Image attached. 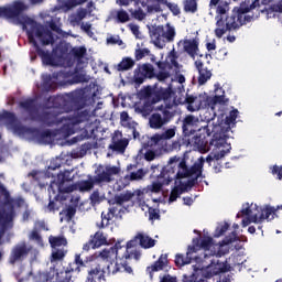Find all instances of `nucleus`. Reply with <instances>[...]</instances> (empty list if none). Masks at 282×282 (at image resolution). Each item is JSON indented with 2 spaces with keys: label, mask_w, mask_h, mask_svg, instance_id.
<instances>
[{
  "label": "nucleus",
  "mask_w": 282,
  "mask_h": 282,
  "mask_svg": "<svg viewBox=\"0 0 282 282\" xmlns=\"http://www.w3.org/2000/svg\"><path fill=\"white\" fill-rule=\"evenodd\" d=\"M1 118L3 120H7L11 127H13V131L20 135H31L33 138H39L40 141L44 140H51L54 141L57 135H61L62 138H69L70 135H74L75 133V127L77 124H82V122H86V128H84V132H82V137H75L70 141L66 140V142H79L80 140H95V142H98V138L96 134V131H98V128L96 124L93 123V116L90 115V111L84 110L79 111L76 115L70 116H64L61 119V122H66L62 128L51 130H42L40 131L37 128L26 127L18 124L17 116L13 112L6 111L1 115Z\"/></svg>",
  "instance_id": "1"
},
{
  "label": "nucleus",
  "mask_w": 282,
  "mask_h": 282,
  "mask_svg": "<svg viewBox=\"0 0 282 282\" xmlns=\"http://www.w3.org/2000/svg\"><path fill=\"white\" fill-rule=\"evenodd\" d=\"M270 1L271 0H245L239 7H235L230 11V2L227 0V10L223 13L219 12V4L209 7V9L216 12V29L214 30L216 37L221 39L228 31H237L241 26L252 22L254 14L250 15L248 14L249 12L256 11V17L268 12Z\"/></svg>",
  "instance_id": "2"
},
{
  "label": "nucleus",
  "mask_w": 282,
  "mask_h": 282,
  "mask_svg": "<svg viewBox=\"0 0 282 282\" xmlns=\"http://www.w3.org/2000/svg\"><path fill=\"white\" fill-rule=\"evenodd\" d=\"M187 160L188 152L186 151L183 153L182 156L174 155L171 156L167 161V172L170 173V175L165 184H171V182H174V180L175 184H177V180H186L187 177H192L185 183H182V181H180L181 193H186L191 191L193 186H196V184H198L199 177L203 176L204 164L206 162L204 156H200L195 163H193V165L188 166ZM193 175L195 176L193 177Z\"/></svg>",
  "instance_id": "3"
},
{
  "label": "nucleus",
  "mask_w": 282,
  "mask_h": 282,
  "mask_svg": "<svg viewBox=\"0 0 282 282\" xmlns=\"http://www.w3.org/2000/svg\"><path fill=\"white\" fill-rule=\"evenodd\" d=\"M120 167L106 165L105 169L102 165H98L95 170V176L89 175L88 180L79 181L76 184H70L65 186L66 182H72L69 171L57 174V182H59V194H70L76 191L79 193H89L94 189V186H101V184H110L112 182V175H119Z\"/></svg>",
  "instance_id": "4"
},
{
  "label": "nucleus",
  "mask_w": 282,
  "mask_h": 282,
  "mask_svg": "<svg viewBox=\"0 0 282 282\" xmlns=\"http://www.w3.org/2000/svg\"><path fill=\"white\" fill-rule=\"evenodd\" d=\"M24 22L29 24V30H26V36L29 37V43L33 44V48H35V53H37V56L42 58V63L54 66L55 64L54 56L48 51L43 50L39 45L35 39L37 37V40H40V43H42V45L54 44L55 39H54L53 32L32 19H29L28 21L24 19Z\"/></svg>",
  "instance_id": "5"
},
{
  "label": "nucleus",
  "mask_w": 282,
  "mask_h": 282,
  "mask_svg": "<svg viewBox=\"0 0 282 282\" xmlns=\"http://www.w3.org/2000/svg\"><path fill=\"white\" fill-rule=\"evenodd\" d=\"M140 94L144 98V102L140 108V113L143 118H147V116H151L154 109L153 105H158L161 100H170L172 96V88L145 86L141 89Z\"/></svg>",
  "instance_id": "6"
},
{
  "label": "nucleus",
  "mask_w": 282,
  "mask_h": 282,
  "mask_svg": "<svg viewBox=\"0 0 282 282\" xmlns=\"http://www.w3.org/2000/svg\"><path fill=\"white\" fill-rule=\"evenodd\" d=\"M87 100L83 90L70 91L59 95V113H69V111H80L86 107Z\"/></svg>",
  "instance_id": "7"
},
{
  "label": "nucleus",
  "mask_w": 282,
  "mask_h": 282,
  "mask_svg": "<svg viewBox=\"0 0 282 282\" xmlns=\"http://www.w3.org/2000/svg\"><path fill=\"white\" fill-rule=\"evenodd\" d=\"M254 214L243 218L241 220L242 228H247L251 224H261L262 221H272L276 215L278 209L271 206H265V208L256 206Z\"/></svg>",
  "instance_id": "8"
},
{
  "label": "nucleus",
  "mask_w": 282,
  "mask_h": 282,
  "mask_svg": "<svg viewBox=\"0 0 282 282\" xmlns=\"http://www.w3.org/2000/svg\"><path fill=\"white\" fill-rule=\"evenodd\" d=\"M88 261H84L82 259L80 253L75 254V260L73 262L68 263V267H66V270L62 272H57V279L59 282H72L73 274H79L82 269L87 268Z\"/></svg>",
  "instance_id": "9"
},
{
  "label": "nucleus",
  "mask_w": 282,
  "mask_h": 282,
  "mask_svg": "<svg viewBox=\"0 0 282 282\" xmlns=\"http://www.w3.org/2000/svg\"><path fill=\"white\" fill-rule=\"evenodd\" d=\"M132 259L139 261L141 259V252L137 250L129 252V250H127L124 253V260L115 263L112 274L127 273L129 275H133L134 272L130 262Z\"/></svg>",
  "instance_id": "10"
},
{
  "label": "nucleus",
  "mask_w": 282,
  "mask_h": 282,
  "mask_svg": "<svg viewBox=\"0 0 282 282\" xmlns=\"http://www.w3.org/2000/svg\"><path fill=\"white\" fill-rule=\"evenodd\" d=\"M31 251H33V247L28 246L25 241L13 246L11 248V254H9V264L15 265L17 263H22L28 259Z\"/></svg>",
  "instance_id": "11"
},
{
  "label": "nucleus",
  "mask_w": 282,
  "mask_h": 282,
  "mask_svg": "<svg viewBox=\"0 0 282 282\" xmlns=\"http://www.w3.org/2000/svg\"><path fill=\"white\" fill-rule=\"evenodd\" d=\"M153 77H155V72L152 64H139L133 70L132 82L135 86H140L145 82L147 78Z\"/></svg>",
  "instance_id": "12"
},
{
  "label": "nucleus",
  "mask_w": 282,
  "mask_h": 282,
  "mask_svg": "<svg viewBox=\"0 0 282 282\" xmlns=\"http://www.w3.org/2000/svg\"><path fill=\"white\" fill-rule=\"evenodd\" d=\"M139 245L140 248L148 250L152 249L156 245V240L151 238L149 235L143 232H138L132 240H129L126 245L127 250L132 249Z\"/></svg>",
  "instance_id": "13"
},
{
  "label": "nucleus",
  "mask_w": 282,
  "mask_h": 282,
  "mask_svg": "<svg viewBox=\"0 0 282 282\" xmlns=\"http://www.w3.org/2000/svg\"><path fill=\"white\" fill-rule=\"evenodd\" d=\"M230 271V265L227 262H220L219 260L213 259L203 273L205 279H212L221 273Z\"/></svg>",
  "instance_id": "14"
},
{
  "label": "nucleus",
  "mask_w": 282,
  "mask_h": 282,
  "mask_svg": "<svg viewBox=\"0 0 282 282\" xmlns=\"http://www.w3.org/2000/svg\"><path fill=\"white\" fill-rule=\"evenodd\" d=\"M215 96H207L204 100L203 106L205 109H210V111L215 112L217 105H225V90L220 87L219 84H215Z\"/></svg>",
  "instance_id": "15"
},
{
  "label": "nucleus",
  "mask_w": 282,
  "mask_h": 282,
  "mask_svg": "<svg viewBox=\"0 0 282 282\" xmlns=\"http://www.w3.org/2000/svg\"><path fill=\"white\" fill-rule=\"evenodd\" d=\"M25 9V4L21 1L13 3L11 7H0V19H19Z\"/></svg>",
  "instance_id": "16"
},
{
  "label": "nucleus",
  "mask_w": 282,
  "mask_h": 282,
  "mask_svg": "<svg viewBox=\"0 0 282 282\" xmlns=\"http://www.w3.org/2000/svg\"><path fill=\"white\" fill-rule=\"evenodd\" d=\"M169 163L164 167H162L160 174L158 175V182H153L150 185V192L153 194H159L162 192L163 186H169L170 183H166L170 178V172H169Z\"/></svg>",
  "instance_id": "17"
},
{
  "label": "nucleus",
  "mask_w": 282,
  "mask_h": 282,
  "mask_svg": "<svg viewBox=\"0 0 282 282\" xmlns=\"http://www.w3.org/2000/svg\"><path fill=\"white\" fill-rule=\"evenodd\" d=\"M167 258L169 257L166 254H161L156 261L145 268V273L149 275L150 280H153L154 273L164 271L167 268Z\"/></svg>",
  "instance_id": "18"
},
{
  "label": "nucleus",
  "mask_w": 282,
  "mask_h": 282,
  "mask_svg": "<svg viewBox=\"0 0 282 282\" xmlns=\"http://www.w3.org/2000/svg\"><path fill=\"white\" fill-rule=\"evenodd\" d=\"M107 245V237L102 231L98 230L95 232L94 237H90V240H88V242L84 243V251H89L90 249L95 250Z\"/></svg>",
  "instance_id": "19"
},
{
  "label": "nucleus",
  "mask_w": 282,
  "mask_h": 282,
  "mask_svg": "<svg viewBox=\"0 0 282 282\" xmlns=\"http://www.w3.org/2000/svg\"><path fill=\"white\" fill-rule=\"evenodd\" d=\"M150 39L152 40L153 44L159 47L163 48L165 46L164 40V26L163 25H153L149 30Z\"/></svg>",
  "instance_id": "20"
},
{
  "label": "nucleus",
  "mask_w": 282,
  "mask_h": 282,
  "mask_svg": "<svg viewBox=\"0 0 282 282\" xmlns=\"http://www.w3.org/2000/svg\"><path fill=\"white\" fill-rule=\"evenodd\" d=\"M194 64L196 69L198 70V84L204 85L208 82V79L212 78L213 74L207 67H205L204 63L200 59L195 61Z\"/></svg>",
  "instance_id": "21"
},
{
  "label": "nucleus",
  "mask_w": 282,
  "mask_h": 282,
  "mask_svg": "<svg viewBox=\"0 0 282 282\" xmlns=\"http://www.w3.org/2000/svg\"><path fill=\"white\" fill-rule=\"evenodd\" d=\"M183 51L187 53L189 57L193 59L196 58L198 52H199V43L197 40H183Z\"/></svg>",
  "instance_id": "22"
},
{
  "label": "nucleus",
  "mask_w": 282,
  "mask_h": 282,
  "mask_svg": "<svg viewBox=\"0 0 282 282\" xmlns=\"http://www.w3.org/2000/svg\"><path fill=\"white\" fill-rule=\"evenodd\" d=\"M37 120L42 122V124H46V127H52V124L62 122V117L58 119V115L52 111H42V113L37 115Z\"/></svg>",
  "instance_id": "23"
},
{
  "label": "nucleus",
  "mask_w": 282,
  "mask_h": 282,
  "mask_svg": "<svg viewBox=\"0 0 282 282\" xmlns=\"http://www.w3.org/2000/svg\"><path fill=\"white\" fill-rule=\"evenodd\" d=\"M105 278V270L100 264H95L90 271H88V276H86L85 282H100Z\"/></svg>",
  "instance_id": "24"
},
{
  "label": "nucleus",
  "mask_w": 282,
  "mask_h": 282,
  "mask_svg": "<svg viewBox=\"0 0 282 282\" xmlns=\"http://www.w3.org/2000/svg\"><path fill=\"white\" fill-rule=\"evenodd\" d=\"M215 147L219 150L218 152L213 154V158L215 162H219L227 155V153H230L231 151V143L228 142H216Z\"/></svg>",
  "instance_id": "25"
},
{
  "label": "nucleus",
  "mask_w": 282,
  "mask_h": 282,
  "mask_svg": "<svg viewBox=\"0 0 282 282\" xmlns=\"http://www.w3.org/2000/svg\"><path fill=\"white\" fill-rule=\"evenodd\" d=\"M91 149H98V142H87L82 144V148L73 150V152H70V158H85V155H87V152L91 151Z\"/></svg>",
  "instance_id": "26"
},
{
  "label": "nucleus",
  "mask_w": 282,
  "mask_h": 282,
  "mask_svg": "<svg viewBox=\"0 0 282 282\" xmlns=\"http://www.w3.org/2000/svg\"><path fill=\"white\" fill-rule=\"evenodd\" d=\"M194 124H195L194 116L189 115L183 119L182 131L185 138H189L191 135H194L195 130L192 129Z\"/></svg>",
  "instance_id": "27"
},
{
  "label": "nucleus",
  "mask_w": 282,
  "mask_h": 282,
  "mask_svg": "<svg viewBox=\"0 0 282 282\" xmlns=\"http://www.w3.org/2000/svg\"><path fill=\"white\" fill-rule=\"evenodd\" d=\"M20 108L24 109V111L29 112L31 120H36L35 115H34V113H37L35 99L29 98L24 101H20Z\"/></svg>",
  "instance_id": "28"
},
{
  "label": "nucleus",
  "mask_w": 282,
  "mask_h": 282,
  "mask_svg": "<svg viewBox=\"0 0 282 282\" xmlns=\"http://www.w3.org/2000/svg\"><path fill=\"white\" fill-rule=\"evenodd\" d=\"M33 282H61V280L58 279V273L37 272V274L33 276Z\"/></svg>",
  "instance_id": "29"
},
{
  "label": "nucleus",
  "mask_w": 282,
  "mask_h": 282,
  "mask_svg": "<svg viewBox=\"0 0 282 282\" xmlns=\"http://www.w3.org/2000/svg\"><path fill=\"white\" fill-rule=\"evenodd\" d=\"M210 135L212 132L208 127H203L197 131H194L192 140H194V142H208V138H210Z\"/></svg>",
  "instance_id": "30"
},
{
  "label": "nucleus",
  "mask_w": 282,
  "mask_h": 282,
  "mask_svg": "<svg viewBox=\"0 0 282 282\" xmlns=\"http://www.w3.org/2000/svg\"><path fill=\"white\" fill-rule=\"evenodd\" d=\"M115 214H116V209L115 208H109L107 214L101 213V215H100L101 220H100V223L96 224V227L98 229L107 228L110 225V220L115 217Z\"/></svg>",
  "instance_id": "31"
},
{
  "label": "nucleus",
  "mask_w": 282,
  "mask_h": 282,
  "mask_svg": "<svg viewBox=\"0 0 282 282\" xmlns=\"http://www.w3.org/2000/svg\"><path fill=\"white\" fill-rule=\"evenodd\" d=\"M111 19L116 23L124 24L130 21V15L124 9H119L111 13Z\"/></svg>",
  "instance_id": "32"
},
{
  "label": "nucleus",
  "mask_w": 282,
  "mask_h": 282,
  "mask_svg": "<svg viewBox=\"0 0 282 282\" xmlns=\"http://www.w3.org/2000/svg\"><path fill=\"white\" fill-rule=\"evenodd\" d=\"M214 239L212 237H204L202 240L199 238L193 239L195 247L200 248L205 251L210 250L213 247Z\"/></svg>",
  "instance_id": "33"
},
{
  "label": "nucleus",
  "mask_w": 282,
  "mask_h": 282,
  "mask_svg": "<svg viewBox=\"0 0 282 282\" xmlns=\"http://www.w3.org/2000/svg\"><path fill=\"white\" fill-rule=\"evenodd\" d=\"M135 65V61L131 57H122V59L117 64L116 69L118 72L130 70Z\"/></svg>",
  "instance_id": "34"
},
{
  "label": "nucleus",
  "mask_w": 282,
  "mask_h": 282,
  "mask_svg": "<svg viewBox=\"0 0 282 282\" xmlns=\"http://www.w3.org/2000/svg\"><path fill=\"white\" fill-rule=\"evenodd\" d=\"M164 121L160 113H152L149 118V127L150 129H162L164 127Z\"/></svg>",
  "instance_id": "35"
},
{
  "label": "nucleus",
  "mask_w": 282,
  "mask_h": 282,
  "mask_svg": "<svg viewBox=\"0 0 282 282\" xmlns=\"http://www.w3.org/2000/svg\"><path fill=\"white\" fill-rule=\"evenodd\" d=\"M48 243H51L53 249L67 247V239L64 236H51L48 237Z\"/></svg>",
  "instance_id": "36"
},
{
  "label": "nucleus",
  "mask_w": 282,
  "mask_h": 282,
  "mask_svg": "<svg viewBox=\"0 0 282 282\" xmlns=\"http://www.w3.org/2000/svg\"><path fill=\"white\" fill-rule=\"evenodd\" d=\"M133 197L134 194L132 192H126L119 195H115L113 200L116 205L122 206L123 204L131 202Z\"/></svg>",
  "instance_id": "37"
},
{
  "label": "nucleus",
  "mask_w": 282,
  "mask_h": 282,
  "mask_svg": "<svg viewBox=\"0 0 282 282\" xmlns=\"http://www.w3.org/2000/svg\"><path fill=\"white\" fill-rule=\"evenodd\" d=\"M61 196L59 194L55 195V197L50 198L48 205H46V212L55 214L56 212H59L61 209Z\"/></svg>",
  "instance_id": "38"
},
{
  "label": "nucleus",
  "mask_w": 282,
  "mask_h": 282,
  "mask_svg": "<svg viewBox=\"0 0 282 282\" xmlns=\"http://www.w3.org/2000/svg\"><path fill=\"white\" fill-rule=\"evenodd\" d=\"M88 0H59V3H62V9L64 11H69L73 8H76L78 6H82L86 3Z\"/></svg>",
  "instance_id": "39"
},
{
  "label": "nucleus",
  "mask_w": 282,
  "mask_h": 282,
  "mask_svg": "<svg viewBox=\"0 0 282 282\" xmlns=\"http://www.w3.org/2000/svg\"><path fill=\"white\" fill-rule=\"evenodd\" d=\"M100 259L104 261H110L113 258H117V247H110L109 249H104L99 253Z\"/></svg>",
  "instance_id": "40"
},
{
  "label": "nucleus",
  "mask_w": 282,
  "mask_h": 282,
  "mask_svg": "<svg viewBox=\"0 0 282 282\" xmlns=\"http://www.w3.org/2000/svg\"><path fill=\"white\" fill-rule=\"evenodd\" d=\"M70 55L77 59V63H82L83 58L87 55V48L85 46L73 47Z\"/></svg>",
  "instance_id": "41"
},
{
  "label": "nucleus",
  "mask_w": 282,
  "mask_h": 282,
  "mask_svg": "<svg viewBox=\"0 0 282 282\" xmlns=\"http://www.w3.org/2000/svg\"><path fill=\"white\" fill-rule=\"evenodd\" d=\"M192 261H193V257H187V256H184L182 253H177L175 256V260H174L175 265L177 268H183L185 265H188V264L192 263Z\"/></svg>",
  "instance_id": "42"
},
{
  "label": "nucleus",
  "mask_w": 282,
  "mask_h": 282,
  "mask_svg": "<svg viewBox=\"0 0 282 282\" xmlns=\"http://www.w3.org/2000/svg\"><path fill=\"white\" fill-rule=\"evenodd\" d=\"M156 109L159 111H162V120L164 124H169V122H171V120H173V118L175 117V112L170 111L167 108H164L163 105L159 106Z\"/></svg>",
  "instance_id": "43"
},
{
  "label": "nucleus",
  "mask_w": 282,
  "mask_h": 282,
  "mask_svg": "<svg viewBox=\"0 0 282 282\" xmlns=\"http://www.w3.org/2000/svg\"><path fill=\"white\" fill-rule=\"evenodd\" d=\"M128 145H129V142H112L108 145V149H110L115 153L123 154L126 153V149Z\"/></svg>",
  "instance_id": "44"
},
{
  "label": "nucleus",
  "mask_w": 282,
  "mask_h": 282,
  "mask_svg": "<svg viewBox=\"0 0 282 282\" xmlns=\"http://www.w3.org/2000/svg\"><path fill=\"white\" fill-rule=\"evenodd\" d=\"M174 129H167L162 134H158L152 139V142H161V140H171V138L175 137Z\"/></svg>",
  "instance_id": "45"
},
{
  "label": "nucleus",
  "mask_w": 282,
  "mask_h": 282,
  "mask_svg": "<svg viewBox=\"0 0 282 282\" xmlns=\"http://www.w3.org/2000/svg\"><path fill=\"white\" fill-rule=\"evenodd\" d=\"M183 9L186 13H196L198 10L197 0H185Z\"/></svg>",
  "instance_id": "46"
},
{
  "label": "nucleus",
  "mask_w": 282,
  "mask_h": 282,
  "mask_svg": "<svg viewBox=\"0 0 282 282\" xmlns=\"http://www.w3.org/2000/svg\"><path fill=\"white\" fill-rule=\"evenodd\" d=\"M218 6V12L225 13L226 10H228V0H209L208 7H217Z\"/></svg>",
  "instance_id": "47"
},
{
  "label": "nucleus",
  "mask_w": 282,
  "mask_h": 282,
  "mask_svg": "<svg viewBox=\"0 0 282 282\" xmlns=\"http://www.w3.org/2000/svg\"><path fill=\"white\" fill-rule=\"evenodd\" d=\"M29 240L36 242L37 247L40 248L44 247V240L36 228H33V230H31V235H29Z\"/></svg>",
  "instance_id": "48"
},
{
  "label": "nucleus",
  "mask_w": 282,
  "mask_h": 282,
  "mask_svg": "<svg viewBox=\"0 0 282 282\" xmlns=\"http://www.w3.org/2000/svg\"><path fill=\"white\" fill-rule=\"evenodd\" d=\"M67 251L64 248L58 249L55 248L53 253H51V262H58L62 261L66 257Z\"/></svg>",
  "instance_id": "49"
},
{
  "label": "nucleus",
  "mask_w": 282,
  "mask_h": 282,
  "mask_svg": "<svg viewBox=\"0 0 282 282\" xmlns=\"http://www.w3.org/2000/svg\"><path fill=\"white\" fill-rule=\"evenodd\" d=\"M214 142H194V149H197L198 153H208Z\"/></svg>",
  "instance_id": "50"
},
{
  "label": "nucleus",
  "mask_w": 282,
  "mask_h": 282,
  "mask_svg": "<svg viewBox=\"0 0 282 282\" xmlns=\"http://www.w3.org/2000/svg\"><path fill=\"white\" fill-rule=\"evenodd\" d=\"M230 228V225L228 223H224L223 225H219L216 227L213 237L214 238H220L223 237Z\"/></svg>",
  "instance_id": "51"
},
{
  "label": "nucleus",
  "mask_w": 282,
  "mask_h": 282,
  "mask_svg": "<svg viewBox=\"0 0 282 282\" xmlns=\"http://www.w3.org/2000/svg\"><path fill=\"white\" fill-rule=\"evenodd\" d=\"M10 155V148L6 143L0 142V164L6 162L7 158Z\"/></svg>",
  "instance_id": "52"
},
{
  "label": "nucleus",
  "mask_w": 282,
  "mask_h": 282,
  "mask_svg": "<svg viewBox=\"0 0 282 282\" xmlns=\"http://www.w3.org/2000/svg\"><path fill=\"white\" fill-rule=\"evenodd\" d=\"M238 239L237 234L235 231L230 232L228 236H226L221 241H220V247L229 246L234 242H236Z\"/></svg>",
  "instance_id": "53"
},
{
  "label": "nucleus",
  "mask_w": 282,
  "mask_h": 282,
  "mask_svg": "<svg viewBox=\"0 0 282 282\" xmlns=\"http://www.w3.org/2000/svg\"><path fill=\"white\" fill-rule=\"evenodd\" d=\"M42 87H44V89L47 91H51L56 88V83L52 80L51 75H47L46 78H44V82H42Z\"/></svg>",
  "instance_id": "54"
},
{
  "label": "nucleus",
  "mask_w": 282,
  "mask_h": 282,
  "mask_svg": "<svg viewBox=\"0 0 282 282\" xmlns=\"http://www.w3.org/2000/svg\"><path fill=\"white\" fill-rule=\"evenodd\" d=\"M128 11L130 12L131 17L138 21H143L147 17L145 12L141 8L137 10L129 9Z\"/></svg>",
  "instance_id": "55"
},
{
  "label": "nucleus",
  "mask_w": 282,
  "mask_h": 282,
  "mask_svg": "<svg viewBox=\"0 0 282 282\" xmlns=\"http://www.w3.org/2000/svg\"><path fill=\"white\" fill-rule=\"evenodd\" d=\"M175 35H176V32H175V29L172 28L171 25H167V29L166 31H164V34H163V40L166 42H173L174 39H175Z\"/></svg>",
  "instance_id": "56"
},
{
  "label": "nucleus",
  "mask_w": 282,
  "mask_h": 282,
  "mask_svg": "<svg viewBox=\"0 0 282 282\" xmlns=\"http://www.w3.org/2000/svg\"><path fill=\"white\" fill-rule=\"evenodd\" d=\"M182 194H184V192H182L178 186L174 187L170 193L169 203H175Z\"/></svg>",
  "instance_id": "57"
},
{
  "label": "nucleus",
  "mask_w": 282,
  "mask_h": 282,
  "mask_svg": "<svg viewBox=\"0 0 282 282\" xmlns=\"http://www.w3.org/2000/svg\"><path fill=\"white\" fill-rule=\"evenodd\" d=\"M239 116V110L234 109L229 112V115L225 118L226 124H236V120Z\"/></svg>",
  "instance_id": "58"
},
{
  "label": "nucleus",
  "mask_w": 282,
  "mask_h": 282,
  "mask_svg": "<svg viewBox=\"0 0 282 282\" xmlns=\"http://www.w3.org/2000/svg\"><path fill=\"white\" fill-rule=\"evenodd\" d=\"M151 51L149 48H137L134 50V59L141 61L145 56L150 55Z\"/></svg>",
  "instance_id": "59"
},
{
  "label": "nucleus",
  "mask_w": 282,
  "mask_h": 282,
  "mask_svg": "<svg viewBox=\"0 0 282 282\" xmlns=\"http://www.w3.org/2000/svg\"><path fill=\"white\" fill-rule=\"evenodd\" d=\"M102 203V197L100 196V193L98 189L93 191V194H90V205L96 206Z\"/></svg>",
  "instance_id": "60"
},
{
  "label": "nucleus",
  "mask_w": 282,
  "mask_h": 282,
  "mask_svg": "<svg viewBox=\"0 0 282 282\" xmlns=\"http://www.w3.org/2000/svg\"><path fill=\"white\" fill-rule=\"evenodd\" d=\"M145 172L143 169H139L137 172H131L129 175V180L130 182H135L138 180H143V177L145 176Z\"/></svg>",
  "instance_id": "61"
},
{
  "label": "nucleus",
  "mask_w": 282,
  "mask_h": 282,
  "mask_svg": "<svg viewBox=\"0 0 282 282\" xmlns=\"http://www.w3.org/2000/svg\"><path fill=\"white\" fill-rule=\"evenodd\" d=\"M76 213H77V209L75 206L66 207V210H64V215H66V220L72 221Z\"/></svg>",
  "instance_id": "62"
},
{
  "label": "nucleus",
  "mask_w": 282,
  "mask_h": 282,
  "mask_svg": "<svg viewBox=\"0 0 282 282\" xmlns=\"http://www.w3.org/2000/svg\"><path fill=\"white\" fill-rule=\"evenodd\" d=\"M63 162L61 158H55L51 160V163H48V171H56V169H61Z\"/></svg>",
  "instance_id": "63"
},
{
  "label": "nucleus",
  "mask_w": 282,
  "mask_h": 282,
  "mask_svg": "<svg viewBox=\"0 0 282 282\" xmlns=\"http://www.w3.org/2000/svg\"><path fill=\"white\" fill-rule=\"evenodd\" d=\"M111 142H129V139H123L122 132L119 130H116L111 134Z\"/></svg>",
  "instance_id": "64"
}]
</instances>
